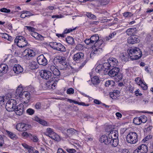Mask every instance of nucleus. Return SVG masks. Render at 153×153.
Masks as SVG:
<instances>
[{
    "label": "nucleus",
    "mask_w": 153,
    "mask_h": 153,
    "mask_svg": "<svg viewBox=\"0 0 153 153\" xmlns=\"http://www.w3.org/2000/svg\"><path fill=\"white\" fill-rule=\"evenodd\" d=\"M41 77L45 79H49L46 84L50 88L54 89L59 79L55 76H52L51 72L46 70H42L40 72Z\"/></svg>",
    "instance_id": "obj_1"
},
{
    "label": "nucleus",
    "mask_w": 153,
    "mask_h": 153,
    "mask_svg": "<svg viewBox=\"0 0 153 153\" xmlns=\"http://www.w3.org/2000/svg\"><path fill=\"white\" fill-rule=\"evenodd\" d=\"M128 53L130 59L132 60L138 59L142 56V52L137 48H131L128 50Z\"/></svg>",
    "instance_id": "obj_2"
},
{
    "label": "nucleus",
    "mask_w": 153,
    "mask_h": 153,
    "mask_svg": "<svg viewBox=\"0 0 153 153\" xmlns=\"http://www.w3.org/2000/svg\"><path fill=\"white\" fill-rule=\"evenodd\" d=\"M126 140L128 143L134 144L138 141L137 134L135 132L129 133L126 136Z\"/></svg>",
    "instance_id": "obj_3"
},
{
    "label": "nucleus",
    "mask_w": 153,
    "mask_h": 153,
    "mask_svg": "<svg viewBox=\"0 0 153 153\" xmlns=\"http://www.w3.org/2000/svg\"><path fill=\"white\" fill-rule=\"evenodd\" d=\"M118 132L116 130H113L111 131L108 134V137L112 139L111 146L116 147L118 144Z\"/></svg>",
    "instance_id": "obj_4"
},
{
    "label": "nucleus",
    "mask_w": 153,
    "mask_h": 153,
    "mask_svg": "<svg viewBox=\"0 0 153 153\" xmlns=\"http://www.w3.org/2000/svg\"><path fill=\"white\" fill-rule=\"evenodd\" d=\"M15 42L19 47L23 48L27 45V42L25 39L22 36H17L15 39Z\"/></svg>",
    "instance_id": "obj_5"
},
{
    "label": "nucleus",
    "mask_w": 153,
    "mask_h": 153,
    "mask_svg": "<svg viewBox=\"0 0 153 153\" xmlns=\"http://www.w3.org/2000/svg\"><path fill=\"white\" fill-rule=\"evenodd\" d=\"M56 59L58 60V62L60 64V66L61 69L65 70L70 67V65L66 62L65 57L58 56Z\"/></svg>",
    "instance_id": "obj_6"
},
{
    "label": "nucleus",
    "mask_w": 153,
    "mask_h": 153,
    "mask_svg": "<svg viewBox=\"0 0 153 153\" xmlns=\"http://www.w3.org/2000/svg\"><path fill=\"white\" fill-rule=\"evenodd\" d=\"M16 105V100L13 99H11L7 101L6 104V108L7 111H12L14 110Z\"/></svg>",
    "instance_id": "obj_7"
},
{
    "label": "nucleus",
    "mask_w": 153,
    "mask_h": 153,
    "mask_svg": "<svg viewBox=\"0 0 153 153\" xmlns=\"http://www.w3.org/2000/svg\"><path fill=\"white\" fill-rule=\"evenodd\" d=\"M51 47L57 51L65 52L66 51V49L64 46L59 43L53 42L51 43Z\"/></svg>",
    "instance_id": "obj_8"
},
{
    "label": "nucleus",
    "mask_w": 153,
    "mask_h": 153,
    "mask_svg": "<svg viewBox=\"0 0 153 153\" xmlns=\"http://www.w3.org/2000/svg\"><path fill=\"white\" fill-rule=\"evenodd\" d=\"M46 133L48 136L56 141H59L60 140L59 136L50 128H47Z\"/></svg>",
    "instance_id": "obj_9"
},
{
    "label": "nucleus",
    "mask_w": 153,
    "mask_h": 153,
    "mask_svg": "<svg viewBox=\"0 0 153 153\" xmlns=\"http://www.w3.org/2000/svg\"><path fill=\"white\" fill-rule=\"evenodd\" d=\"M148 149L146 145L142 144L134 151V153H146L148 151Z\"/></svg>",
    "instance_id": "obj_10"
},
{
    "label": "nucleus",
    "mask_w": 153,
    "mask_h": 153,
    "mask_svg": "<svg viewBox=\"0 0 153 153\" xmlns=\"http://www.w3.org/2000/svg\"><path fill=\"white\" fill-rule=\"evenodd\" d=\"M35 54V52L30 49H26L22 52L24 56L27 59H29L30 57L34 56Z\"/></svg>",
    "instance_id": "obj_11"
},
{
    "label": "nucleus",
    "mask_w": 153,
    "mask_h": 153,
    "mask_svg": "<svg viewBox=\"0 0 153 153\" xmlns=\"http://www.w3.org/2000/svg\"><path fill=\"white\" fill-rule=\"evenodd\" d=\"M37 60L38 63L40 65L44 66L47 64V60L43 54H41L38 56Z\"/></svg>",
    "instance_id": "obj_12"
},
{
    "label": "nucleus",
    "mask_w": 153,
    "mask_h": 153,
    "mask_svg": "<svg viewBox=\"0 0 153 153\" xmlns=\"http://www.w3.org/2000/svg\"><path fill=\"white\" fill-rule=\"evenodd\" d=\"M24 105L22 104H20L17 105V107L15 108V111L16 114L18 115H21L24 112Z\"/></svg>",
    "instance_id": "obj_13"
},
{
    "label": "nucleus",
    "mask_w": 153,
    "mask_h": 153,
    "mask_svg": "<svg viewBox=\"0 0 153 153\" xmlns=\"http://www.w3.org/2000/svg\"><path fill=\"white\" fill-rule=\"evenodd\" d=\"M49 69L52 72L53 76L55 77L58 76L60 74V72L59 70L53 65H51L48 67Z\"/></svg>",
    "instance_id": "obj_14"
},
{
    "label": "nucleus",
    "mask_w": 153,
    "mask_h": 153,
    "mask_svg": "<svg viewBox=\"0 0 153 153\" xmlns=\"http://www.w3.org/2000/svg\"><path fill=\"white\" fill-rule=\"evenodd\" d=\"M100 141L101 143H104L107 145L110 144L111 146L112 139L111 138L108 137L105 135H103L101 137Z\"/></svg>",
    "instance_id": "obj_15"
},
{
    "label": "nucleus",
    "mask_w": 153,
    "mask_h": 153,
    "mask_svg": "<svg viewBox=\"0 0 153 153\" xmlns=\"http://www.w3.org/2000/svg\"><path fill=\"white\" fill-rule=\"evenodd\" d=\"M28 128V125L24 123H19L16 126V129L20 131H26Z\"/></svg>",
    "instance_id": "obj_16"
},
{
    "label": "nucleus",
    "mask_w": 153,
    "mask_h": 153,
    "mask_svg": "<svg viewBox=\"0 0 153 153\" xmlns=\"http://www.w3.org/2000/svg\"><path fill=\"white\" fill-rule=\"evenodd\" d=\"M119 71L120 69L119 68L114 67L109 71L108 74L111 77H113L118 75Z\"/></svg>",
    "instance_id": "obj_17"
},
{
    "label": "nucleus",
    "mask_w": 153,
    "mask_h": 153,
    "mask_svg": "<svg viewBox=\"0 0 153 153\" xmlns=\"http://www.w3.org/2000/svg\"><path fill=\"white\" fill-rule=\"evenodd\" d=\"M139 42L140 39L136 35H133L130 36L128 39V42L129 44H134Z\"/></svg>",
    "instance_id": "obj_18"
},
{
    "label": "nucleus",
    "mask_w": 153,
    "mask_h": 153,
    "mask_svg": "<svg viewBox=\"0 0 153 153\" xmlns=\"http://www.w3.org/2000/svg\"><path fill=\"white\" fill-rule=\"evenodd\" d=\"M13 70L15 73L19 74L23 71V69L20 65L19 64H15L13 67Z\"/></svg>",
    "instance_id": "obj_19"
},
{
    "label": "nucleus",
    "mask_w": 153,
    "mask_h": 153,
    "mask_svg": "<svg viewBox=\"0 0 153 153\" xmlns=\"http://www.w3.org/2000/svg\"><path fill=\"white\" fill-rule=\"evenodd\" d=\"M137 84L140 85L141 87L144 90H146L147 89V86L146 83H144L141 81V79L139 78H136L135 80Z\"/></svg>",
    "instance_id": "obj_20"
},
{
    "label": "nucleus",
    "mask_w": 153,
    "mask_h": 153,
    "mask_svg": "<svg viewBox=\"0 0 153 153\" xmlns=\"http://www.w3.org/2000/svg\"><path fill=\"white\" fill-rule=\"evenodd\" d=\"M22 145L25 148L27 149L30 153H39L38 151H34L32 147L29 146L25 143H22Z\"/></svg>",
    "instance_id": "obj_21"
},
{
    "label": "nucleus",
    "mask_w": 153,
    "mask_h": 153,
    "mask_svg": "<svg viewBox=\"0 0 153 153\" xmlns=\"http://www.w3.org/2000/svg\"><path fill=\"white\" fill-rule=\"evenodd\" d=\"M7 66L5 64H2L0 65V76L6 73L8 69Z\"/></svg>",
    "instance_id": "obj_22"
},
{
    "label": "nucleus",
    "mask_w": 153,
    "mask_h": 153,
    "mask_svg": "<svg viewBox=\"0 0 153 153\" xmlns=\"http://www.w3.org/2000/svg\"><path fill=\"white\" fill-rule=\"evenodd\" d=\"M84 56L83 53L81 52L77 53L74 55L73 59L75 61L78 62L82 60Z\"/></svg>",
    "instance_id": "obj_23"
},
{
    "label": "nucleus",
    "mask_w": 153,
    "mask_h": 153,
    "mask_svg": "<svg viewBox=\"0 0 153 153\" xmlns=\"http://www.w3.org/2000/svg\"><path fill=\"white\" fill-rule=\"evenodd\" d=\"M22 97L26 100V101H24L23 103L25 104L27 103L30 99V93L27 91L23 92L22 93Z\"/></svg>",
    "instance_id": "obj_24"
},
{
    "label": "nucleus",
    "mask_w": 153,
    "mask_h": 153,
    "mask_svg": "<svg viewBox=\"0 0 153 153\" xmlns=\"http://www.w3.org/2000/svg\"><path fill=\"white\" fill-rule=\"evenodd\" d=\"M107 61L110 62L112 67L116 66L118 63L117 60L113 57L109 58Z\"/></svg>",
    "instance_id": "obj_25"
},
{
    "label": "nucleus",
    "mask_w": 153,
    "mask_h": 153,
    "mask_svg": "<svg viewBox=\"0 0 153 153\" xmlns=\"http://www.w3.org/2000/svg\"><path fill=\"white\" fill-rule=\"evenodd\" d=\"M90 38L92 44L94 45L97 44V42L99 39V36L97 34L93 35Z\"/></svg>",
    "instance_id": "obj_26"
},
{
    "label": "nucleus",
    "mask_w": 153,
    "mask_h": 153,
    "mask_svg": "<svg viewBox=\"0 0 153 153\" xmlns=\"http://www.w3.org/2000/svg\"><path fill=\"white\" fill-rule=\"evenodd\" d=\"M137 30V29L136 28L132 27L128 29L126 32L127 34L130 36L136 33Z\"/></svg>",
    "instance_id": "obj_27"
},
{
    "label": "nucleus",
    "mask_w": 153,
    "mask_h": 153,
    "mask_svg": "<svg viewBox=\"0 0 153 153\" xmlns=\"http://www.w3.org/2000/svg\"><path fill=\"white\" fill-rule=\"evenodd\" d=\"M120 92L118 90H114L113 92L110 93V96L112 99H116L119 96Z\"/></svg>",
    "instance_id": "obj_28"
},
{
    "label": "nucleus",
    "mask_w": 153,
    "mask_h": 153,
    "mask_svg": "<svg viewBox=\"0 0 153 153\" xmlns=\"http://www.w3.org/2000/svg\"><path fill=\"white\" fill-rule=\"evenodd\" d=\"M31 35L37 40H42L44 39L43 36L34 31L32 33Z\"/></svg>",
    "instance_id": "obj_29"
},
{
    "label": "nucleus",
    "mask_w": 153,
    "mask_h": 153,
    "mask_svg": "<svg viewBox=\"0 0 153 153\" xmlns=\"http://www.w3.org/2000/svg\"><path fill=\"white\" fill-rule=\"evenodd\" d=\"M34 119L36 121L39 122V123L43 126H47V123L46 122L40 119L37 116L34 117Z\"/></svg>",
    "instance_id": "obj_30"
},
{
    "label": "nucleus",
    "mask_w": 153,
    "mask_h": 153,
    "mask_svg": "<svg viewBox=\"0 0 153 153\" xmlns=\"http://www.w3.org/2000/svg\"><path fill=\"white\" fill-rule=\"evenodd\" d=\"M0 35L1 37L5 39L10 41H11L12 39V37L10 36H9L6 33H0Z\"/></svg>",
    "instance_id": "obj_31"
},
{
    "label": "nucleus",
    "mask_w": 153,
    "mask_h": 153,
    "mask_svg": "<svg viewBox=\"0 0 153 153\" xmlns=\"http://www.w3.org/2000/svg\"><path fill=\"white\" fill-rule=\"evenodd\" d=\"M23 88L19 86L16 91V96L22 97V95Z\"/></svg>",
    "instance_id": "obj_32"
},
{
    "label": "nucleus",
    "mask_w": 153,
    "mask_h": 153,
    "mask_svg": "<svg viewBox=\"0 0 153 153\" xmlns=\"http://www.w3.org/2000/svg\"><path fill=\"white\" fill-rule=\"evenodd\" d=\"M30 67L31 69H35L38 68L39 66L37 63L33 61H32L30 63Z\"/></svg>",
    "instance_id": "obj_33"
},
{
    "label": "nucleus",
    "mask_w": 153,
    "mask_h": 153,
    "mask_svg": "<svg viewBox=\"0 0 153 153\" xmlns=\"http://www.w3.org/2000/svg\"><path fill=\"white\" fill-rule=\"evenodd\" d=\"M103 66L102 64H100L97 65L95 68V71L97 73H100L102 71H105V70L104 69Z\"/></svg>",
    "instance_id": "obj_34"
},
{
    "label": "nucleus",
    "mask_w": 153,
    "mask_h": 153,
    "mask_svg": "<svg viewBox=\"0 0 153 153\" xmlns=\"http://www.w3.org/2000/svg\"><path fill=\"white\" fill-rule=\"evenodd\" d=\"M7 134L8 136L11 139L13 140L16 139L17 137V136L13 132L9 131H7Z\"/></svg>",
    "instance_id": "obj_35"
},
{
    "label": "nucleus",
    "mask_w": 153,
    "mask_h": 153,
    "mask_svg": "<svg viewBox=\"0 0 153 153\" xmlns=\"http://www.w3.org/2000/svg\"><path fill=\"white\" fill-rule=\"evenodd\" d=\"M92 83L94 85H96L100 82V80L97 76H95L91 79Z\"/></svg>",
    "instance_id": "obj_36"
},
{
    "label": "nucleus",
    "mask_w": 153,
    "mask_h": 153,
    "mask_svg": "<svg viewBox=\"0 0 153 153\" xmlns=\"http://www.w3.org/2000/svg\"><path fill=\"white\" fill-rule=\"evenodd\" d=\"M102 65L103 66V68L105 70L106 69L108 70L110 69V67H112L110 62L108 61L104 62Z\"/></svg>",
    "instance_id": "obj_37"
},
{
    "label": "nucleus",
    "mask_w": 153,
    "mask_h": 153,
    "mask_svg": "<svg viewBox=\"0 0 153 153\" xmlns=\"http://www.w3.org/2000/svg\"><path fill=\"white\" fill-rule=\"evenodd\" d=\"M66 42L69 44L72 45L74 43L73 38L71 36L68 37L66 39Z\"/></svg>",
    "instance_id": "obj_38"
},
{
    "label": "nucleus",
    "mask_w": 153,
    "mask_h": 153,
    "mask_svg": "<svg viewBox=\"0 0 153 153\" xmlns=\"http://www.w3.org/2000/svg\"><path fill=\"white\" fill-rule=\"evenodd\" d=\"M133 123L136 125H138L141 124L140 117H136L133 119Z\"/></svg>",
    "instance_id": "obj_39"
},
{
    "label": "nucleus",
    "mask_w": 153,
    "mask_h": 153,
    "mask_svg": "<svg viewBox=\"0 0 153 153\" xmlns=\"http://www.w3.org/2000/svg\"><path fill=\"white\" fill-rule=\"evenodd\" d=\"M100 49H100V48H99L98 49H97V48H96L95 49V50H94V51H93L91 52V54H90V57H94V55L96 54H97V53H98V51H100V50H99Z\"/></svg>",
    "instance_id": "obj_40"
},
{
    "label": "nucleus",
    "mask_w": 153,
    "mask_h": 153,
    "mask_svg": "<svg viewBox=\"0 0 153 153\" xmlns=\"http://www.w3.org/2000/svg\"><path fill=\"white\" fill-rule=\"evenodd\" d=\"M76 131L75 130L72 128H70L67 129V133L69 134H73L75 133Z\"/></svg>",
    "instance_id": "obj_41"
},
{
    "label": "nucleus",
    "mask_w": 153,
    "mask_h": 153,
    "mask_svg": "<svg viewBox=\"0 0 153 153\" xmlns=\"http://www.w3.org/2000/svg\"><path fill=\"white\" fill-rule=\"evenodd\" d=\"M139 117L141 123H145L147 120V118L145 116H141Z\"/></svg>",
    "instance_id": "obj_42"
},
{
    "label": "nucleus",
    "mask_w": 153,
    "mask_h": 153,
    "mask_svg": "<svg viewBox=\"0 0 153 153\" xmlns=\"http://www.w3.org/2000/svg\"><path fill=\"white\" fill-rule=\"evenodd\" d=\"M86 15L89 18L94 19L96 17L95 15L91 13H87Z\"/></svg>",
    "instance_id": "obj_43"
},
{
    "label": "nucleus",
    "mask_w": 153,
    "mask_h": 153,
    "mask_svg": "<svg viewBox=\"0 0 153 153\" xmlns=\"http://www.w3.org/2000/svg\"><path fill=\"white\" fill-rule=\"evenodd\" d=\"M83 48L82 45L81 44H78L76 46L75 49L76 50L80 51L82 50Z\"/></svg>",
    "instance_id": "obj_44"
},
{
    "label": "nucleus",
    "mask_w": 153,
    "mask_h": 153,
    "mask_svg": "<svg viewBox=\"0 0 153 153\" xmlns=\"http://www.w3.org/2000/svg\"><path fill=\"white\" fill-rule=\"evenodd\" d=\"M123 15L125 17H129L132 16L133 14L131 12H126L123 13Z\"/></svg>",
    "instance_id": "obj_45"
},
{
    "label": "nucleus",
    "mask_w": 153,
    "mask_h": 153,
    "mask_svg": "<svg viewBox=\"0 0 153 153\" xmlns=\"http://www.w3.org/2000/svg\"><path fill=\"white\" fill-rule=\"evenodd\" d=\"M0 11L2 12L9 13L10 12V9H7L5 8H3L0 9Z\"/></svg>",
    "instance_id": "obj_46"
},
{
    "label": "nucleus",
    "mask_w": 153,
    "mask_h": 153,
    "mask_svg": "<svg viewBox=\"0 0 153 153\" xmlns=\"http://www.w3.org/2000/svg\"><path fill=\"white\" fill-rule=\"evenodd\" d=\"M27 112L29 115H32L34 114V111L33 109L30 108L27 110Z\"/></svg>",
    "instance_id": "obj_47"
},
{
    "label": "nucleus",
    "mask_w": 153,
    "mask_h": 153,
    "mask_svg": "<svg viewBox=\"0 0 153 153\" xmlns=\"http://www.w3.org/2000/svg\"><path fill=\"white\" fill-rule=\"evenodd\" d=\"M76 29V27H75L73 29L70 28L69 29H66L64 31V33H69L70 32L73 31V30H75Z\"/></svg>",
    "instance_id": "obj_48"
},
{
    "label": "nucleus",
    "mask_w": 153,
    "mask_h": 153,
    "mask_svg": "<svg viewBox=\"0 0 153 153\" xmlns=\"http://www.w3.org/2000/svg\"><path fill=\"white\" fill-rule=\"evenodd\" d=\"M67 93L68 94H73L74 93V90L72 88H69L67 91Z\"/></svg>",
    "instance_id": "obj_49"
},
{
    "label": "nucleus",
    "mask_w": 153,
    "mask_h": 153,
    "mask_svg": "<svg viewBox=\"0 0 153 153\" xmlns=\"http://www.w3.org/2000/svg\"><path fill=\"white\" fill-rule=\"evenodd\" d=\"M66 150L69 153H74L76 152V151L74 149L67 148L66 149Z\"/></svg>",
    "instance_id": "obj_50"
},
{
    "label": "nucleus",
    "mask_w": 153,
    "mask_h": 153,
    "mask_svg": "<svg viewBox=\"0 0 153 153\" xmlns=\"http://www.w3.org/2000/svg\"><path fill=\"white\" fill-rule=\"evenodd\" d=\"M85 42L87 45L89 44L93 45L91 41V38L90 39H86L85 40Z\"/></svg>",
    "instance_id": "obj_51"
},
{
    "label": "nucleus",
    "mask_w": 153,
    "mask_h": 153,
    "mask_svg": "<svg viewBox=\"0 0 153 153\" xmlns=\"http://www.w3.org/2000/svg\"><path fill=\"white\" fill-rule=\"evenodd\" d=\"M102 44V40H101L99 39L98 41L97 42V44L96 45H95V46H101Z\"/></svg>",
    "instance_id": "obj_52"
},
{
    "label": "nucleus",
    "mask_w": 153,
    "mask_h": 153,
    "mask_svg": "<svg viewBox=\"0 0 153 153\" xmlns=\"http://www.w3.org/2000/svg\"><path fill=\"white\" fill-rule=\"evenodd\" d=\"M26 27L27 29L29 31L33 32L35 30V28L32 27L26 26Z\"/></svg>",
    "instance_id": "obj_53"
},
{
    "label": "nucleus",
    "mask_w": 153,
    "mask_h": 153,
    "mask_svg": "<svg viewBox=\"0 0 153 153\" xmlns=\"http://www.w3.org/2000/svg\"><path fill=\"white\" fill-rule=\"evenodd\" d=\"M22 135L25 137H27L28 136H30V135L32 136V135L30 134H29L27 132H24L22 134Z\"/></svg>",
    "instance_id": "obj_54"
},
{
    "label": "nucleus",
    "mask_w": 153,
    "mask_h": 153,
    "mask_svg": "<svg viewBox=\"0 0 153 153\" xmlns=\"http://www.w3.org/2000/svg\"><path fill=\"white\" fill-rule=\"evenodd\" d=\"M24 12H25V14L26 16V17L30 16H32L34 15L33 14L31 13L30 12H29V11H24Z\"/></svg>",
    "instance_id": "obj_55"
},
{
    "label": "nucleus",
    "mask_w": 153,
    "mask_h": 153,
    "mask_svg": "<svg viewBox=\"0 0 153 153\" xmlns=\"http://www.w3.org/2000/svg\"><path fill=\"white\" fill-rule=\"evenodd\" d=\"M41 104L40 102H37L35 105L36 108L37 109H39L40 108Z\"/></svg>",
    "instance_id": "obj_56"
},
{
    "label": "nucleus",
    "mask_w": 153,
    "mask_h": 153,
    "mask_svg": "<svg viewBox=\"0 0 153 153\" xmlns=\"http://www.w3.org/2000/svg\"><path fill=\"white\" fill-rule=\"evenodd\" d=\"M32 136V138L31 139L34 142H37L38 140V139L37 137L35 135H33Z\"/></svg>",
    "instance_id": "obj_57"
},
{
    "label": "nucleus",
    "mask_w": 153,
    "mask_h": 153,
    "mask_svg": "<svg viewBox=\"0 0 153 153\" xmlns=\"http://www.w3.org/2000/svg\"><path fill=\"white\" fill-rule=\"evenodd\" d=\"M62 17H63V16L61 15H53L52 16V18H62Z\"/></svg>",
    "instance_id": "obj_58"
},
{
    "label": "nucleus",
    "mask_w": 153,
    "mask_h": 153,
    "mask_svg": "<svg viewBox=\"0 0 153 153\" xmlns=\"http://www.w3.org/2000/svg\"><path fill=\"white\" fill-rule=\"evenodd\" d=\"M139 90L138 89L135 91L134 93H135V95L136 96H138V95H142V94L141 93H139Z\"/></svg>",
    "instance_id": "obj_59"
},
{
    "label": "nucleus",
    "mask_w": 153,
    "mask_h": 153,
    "mask_svg": "<svg viewBox=\"0 0 153 153\" xmlns=\"http://www.w3.org/2000/svg\"><path fill=\"white\" fill-rule=\"evenodd\" d=\"M57 153H66L62 149L59 148L58 149Z\"/></svg>",
    "instance_id": "obj_60"
},
{
    "label": "nucleus",
    "mask_w": 153,
    "mask_h": 153,
    "mask_svg": "<svg viewBox=\"0 0 153 153\" xmlns=\"http://www.w3.org/2000/svg\"><path fill=\"white\" fill-rule=\"evenodd\" d=\"M22 14L20 16V17L22 18H25L26 17V16L24 11L21 12Z\"/></svg>",
    "instance_id": "obj_61"
},
{
    "label": "nucleus",
    "mask_w": 153,
    "mask_h": 153,
    "mask_svg": "<svg viewBox=\"0 0 153 153\" xmlns=\"http://www.w3.org/2000/svg\"><path fill=\"white\" fill-rule=\"evenodd\" d=\"M4 143V140L2 137L0 135V146H2Z\"/></svg>",
    "instance_id": "obj_62"
},
{
    "label": "nucleus",
    "mask_w": 153,
    "mask_h": 153,
    "mask_svg": "<svg viewBox=\"0 0 153 153\" xmlns=\"http://www.w3.org/2000/svg\"><path fill=\"white\" fill-rule=\"evenodd\" d=\"M134 90V88L131 86H130L129 87L128 90L130 92L132 93Z\"/></svg>",
    "instance_id": "obj_63"
},
{
    "label": "nucleus",
    "mask_w": 153,
    "mask_h": 153,
    "mask_svg": "<svg viewBox=\"0 0 153 153\" xmlns=\"http://www.w3.org/2000/svg\"><path fill=\"white\" fill-rule=\"evenodd\" d=\"M152 127L151 126H149L146 129V131L148 133H150L151 131V129H152Z\"/></svg>",
    "instance_id": "obj_64"
}]
</instances>
